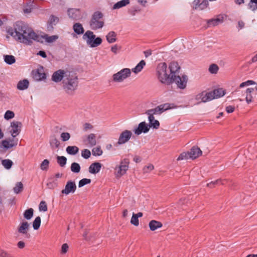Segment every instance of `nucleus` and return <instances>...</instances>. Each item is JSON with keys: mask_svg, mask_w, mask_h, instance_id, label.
<instances>
[{"mask_svg": "<svg viewBox=\"0 0 257 257\" xmlns=\"http://www.w3.org/2000/svg\"><path fill=\"white\" fill-rule=\"evenodd\" d=\"M121 47L117 45H114L111 48V51L115 54L117 53L118 50H120Z\"/></svg>", "mask_w": 257, "mask_h": 257, "instance_id": "nucleus-61", "label": "nucleus"}, {"mask_svg": "<svg viewBox=\"0 0 257 257\" xmlns=\"http://www.w3.org/2000/svg\"><path fill=\"white\" fill-rule=\"evenodd\" d=\"M150 130L149 124H147L145 121L140 123L137 128L134 130V133L137 135H140L142 133H147Z\"/></svg>", "mask_w": 257, "mask_h": 257, "instance_id": "nucleus-13", "label": "nucleus"}, {"mask_svg": "<svg viewBox=\"0 0 257 257\" xmlns=\"http://www.w3.org/2000/svg\"><path fill=\"white\" fill-rule=\"evenodd\" d=\"M3 166L7 170L10 169L13 165V162L10 159H4L1 161Z\"/></svg>", "mask_w": 257, "mask_h": 257, "instance_id": "nucleus-36", "label": "nucleus"}, {"mask_svg": "<svg viewBox=\"0 0 257 257\" xmlns=\"http://www.w3.org/2000/svg\"><path fill=\"white\" fill-rule=\"evenodd\" d=\"M8 33L16 40L26 45H31L34 41H40V36L22 21L17 22L14 29H9Z\"/></svg>", "mask_w": 257, "mask_h": 257, "instance_id": "nucleus-2", "label": "nucleus"}, {"mask_svg": "<svg viewBox=\"0 0 257 257\" xmlns=\"http://www.w3.org/2000/svg\"><path fill=\"white\" fill-rule=\"evenodd\" d=\"M22 126V123L18 121H14L11 123L12 129L10 131V133L13 138L16 137L20 133Z\"/></svg>", "mask_w": 257, "mask_h": 257, "instance_id": "nucleus-11", "label": "nucleus"}, {"mask_svg": "<svg viewBox=\"0 0 257 257\" xmlns=\"http://www.w3.org/2000/svg\"><path fill=\"white\" fill-rule=\"evenodd\" d=\"M41 225V218L37 216L33 222V227L35 230H37Z\"/></svg>", "mask_w": 257, "mask_h": 257, "instance_id": "nucleus-43", "label": "nucleus"}, {"mask_svg": "<svg viewBox=\"0 0 257 257\" xmlns=\"http://www.w3.org/2000/svg\"><path fill=\"white\" fill-rule=\"evenodd\" d=\"M224 180H222L221 179L216 180L214 181H211L210 183H207V186L208 187H211V184H213L215 187L216 185H219L221 184H224Z\"/></svg>", "mask_w": 257, "mask_h": 257, "instance_id": "nucleus-45", "label": "nucleus"}, {"mask_svg": "<svg viewBox=\"0 0 257 257\" xmlns=\"http://www.w3.org/2000/svg\"><path fill=\"white\" fill-rule=\"evenodd\" d=\"M91 179L84 178L79 181L78 183V187L81 188L86 184H90L91 183Z\"/></svg>", "mask_w": 257, "mask_h": 257, "instance_id": "nucleus-49", "label": "nucleus"}, {"mask_svg": "<svg viewBox=\"0 0 257 257\" xmlns=\"http://www.w3.org/2000/svg\"><path fill=\"white\" fill-rule=\"evenodd\" d=\"M201 93H202L203 95V102H206L213 99V97L211 95V93H210V92H205L203 91L201 92Z\"/></svg>", "mask_w": 257, "mask_h": 257, "instance_id": "nucleus-37", "label": "nucleus"}, {"mask_svg": "<svg viewBox=\"0 0 257 257\" xmlns=\"http://www.w3.org/2000/svg\"><path fill=\"white\" fill-rule=\"evenodd\" d=\"M219 70L218 66L215 64H212L210 65L209 71L211 74H216Z\"/></svg>", "mask_w": 257, "mask_h": 257, "instance_id": "nucleus-46", "label": "nucleus"}, {"mask_svg": "<svg viewBox=\"0 0 257 257\" xmlns=\"http://www.w3.org/2000/svg\"><path fill=\"white\" fill-rule=\"evenodd\" d=\"M157 76L159 81L163 84L172 83L173 77L167 72V65L166 63H161L157 67Z\"/></svg>", "mask_w": 257, "mask_h": 257, "instance_id": "nucleus-3", "label": "nucleus"}, {"mask_svg": "<svg viewBox=\"0 0 257 257\" xmlns=\"http://www.w3.org/2000/svg\"><path fill=\"white\" fill-rule=\"evenodd\" d=\"M39 209L40 211H43L44 212H45L47 211L48 208L47 205L46 204V203L44 201H42L39 206Z\"/></svg>", "mask_w": 257, "mask_h": 257, "instance_id": "nucleus-56", "label": "nucleus"}, {"mask_svg": "<svg viewBox=\"0 0 257 257\" xmlns=\"http://www.w3.org/2000/svg\"><path fill=\"white\" fill-rule=\"evenodd\" d=\"M61 138L63 142L67 141L70 138V135L69 133L67 132L62 133L61 134Z\"/></svg>", "mask_w": 257, "mask_h": 257, "instance_id": "nucleus-57", "label": "nucleus"}, {"mask_svg": "<svg viewBox=\"0 0 257 257\" xmlns=\"http://www.w3.org/2000/svg\"><path fill=\"white\" fill-rule=\"evenodd\" d=\"M169 68L170 69V72L171 75H177L180 69V66L176 62H172L170 63Z\"/></svg>", "mask_w": 257, "mask_h": 257, "instance_id": "nucleus-19", "label": "nucleus"}, {"mask_svg": "<svg viewBox=\"0 0 257 257\" xmlns=\"http://www.w3.org/2000/svg\"><path fill=\"white\" fill-rule=\"evenodd\" d=\"M18 140L16 139V141L13 143H10L9 141L3 140L2 142V145L6 149H10L14 146H16L18 144Z\"/></svg>", "mask_w": 257, "mask_h": 257, "instance_id": "nucleus-30", "label": "nucleus"}, {"mask_svg": "<svg viewBox=\"0 0 257 257\" xmlns=\"http://www.w3.org/2000/svg\"><path fill=\"white\" fill-rule=\"evenodd\" d=\"M173 104L164 103L159 105L153 109L147 110L145 113L148 115V118H153L154 115L161 114L163 112L168 109L173 108Z\"/></svg>", "mask_w": 257, "mask_h": 257, "instance_id": "nucleus-6", "label": "nucleus"}, {"mask_svg": "<svg viewBox=\"0 0 257 257\" xmlns=\"http://www.w3.org/2000/svg\"><path fill=\"white\" fill-rule=\"evenodd\" d=\"M34 77L37 80H42L46 78V74L37 70L34 72Z\"/></svg>", "mask_w": 257, "mask_h": 257, "instance_id": "nucleus-35", "label": "nucleus"}, {"mask_svg": "<svg viewBox=\"0 0 257 257\" xmlns=\"http://www.w3.org/2000/svg\"><path fill=\"white\" fill-rule=\"evenodd\" d=\"M73 29L77 35L83 34L84 32L82 25L79 23H75L73 26Z\"/></svg>", "mask_w": 257, "mask_h": 257, "instance_id": "nucleus-26", "label": "nucleus"}, {"mask_svg": "<svg viewBox=\"0 0 257 257\" xmlns=\"http://www.w3.org/2000/svg\"><path fill=\"white\" fill-rule=\"evenodd\" d=\"M131 223L136 226H138L139 224V219L136 216V214L135 213H133V215L131 220Z\"/></svg>", "mask_w": 257, "mask_h": 257, "instance_id": "nucleus-52", "label": "nucleus"}, {"mask_svg": "<svg viewBox=\"0 0 257 257\" xmlns=\"http://www.w3.org/2000/svg\"><path fill=\"white\" fill-rule=\"evenodd\" d=\"M87 144L86 145L89 147H92L96 145V135L94 134H90L88 135L86 138Z\"/></svg>", "mask_w": 257, "mask_h": 257, "instance_id": "nucleus-18", "label": "nucleus"}, {"mask_svg": "<svg viewBox=\"0 0 257 257\" xmlns=\"http://www.w3.org/2000/svg\"><path fill=\"white\" fill-rule=\"evenodd\" d=\"M162 225V223L161 222L155 220H151L149 224L150 229L152 231H155L158 228H161Z\"/></svg>", "mask_w": 257, "mask_h": 257, "instance_id": "nucleus-23", "label": "nucleus"}, {"mask_svg": "<svg viewBox=\"0 0 257 257\" xmlns=\"http://www.w3.org/2000/svg\"><path fill=\"white\" fill-rule=\"evenodd\" d=\"M29 85V82L27 79H24L18 82L17 86L18 89L24 90L27 89Z\"/></svg>", "mask_w": 257, "mask_h": 257, "instance_id": "nucleus-24", "label": "nucleus"}, {"mask_svg": "<svg viewBox=\"0 0 257 257\" xmlns=\"http://www.w3.org/2000/svg\"><path fill=\"white\" fill-rule=\"evenodd\" d=\"M34 210L33 208H29L25 211L24 213V218L27 220H30L33 216Z\"/></svg>", "mask_w": 257, "mask_h": 257, "instance_id": "nucleus-39", "label": "nucleus"}, {"mask_svg": "<svg viewBox=\"0 0 257 257\" xmlns=\"http://www.w3.org/2000/svg\"><path fill=\"white\" fill-rule=\"evenodd\" d=\"M69 246L67 243H64L61 247V253L63 254L66 253L68 251Z\"/></svg>", "mask_w": 257, "mask_h": 257, "instance_id": "nucleus-62", "label": "nucleus"}, {"mask_svg": "<svg viewBox=\"0 0 257 257\" xmlns=\"http://www.w3.org/2000/svg\"><path fill=\"white\" fill-rule=\"evenodd\" d=\"M154 167L152 164H149L148 166L144 167L143 170L145 173H147L154 169Z\"/></svg>", "mask_w": 257, "mask_h": 257, "instance_id": "nucleus-59", "label": "nucleus"}, {"mask_svg": "<svg viewBox=\"0 0 257 257\" xmlns=\"http://www.w3.org/2000/svg\"><path fill=\"white\" fill-rule=\"evenodd\" d=\"M224 17L222 15H218L216 18L207 20L209 27L215 26L223 23Z\"/></svg>", "mask_w": 257, "mask_h": 257, "instance_id": "nucleus-15", "label": "nucleus"}, {"mask_svg": "<svg viewBox=\"0 0 257 257\" xmlns=\"http://www.w3.org/2000/svg\"><path fill=\"white\" fill-rule=\"evenodd\" d=\"M4 61L7 64L12 65L16 62V59L13 55H7L4 56Z\"/></svg>", "mask_w": 257, "mask_h": 257, "instance_id": "nucleus-38", "label": "nucleus"}, {"mask_svg": "<svg viewBox=\"0 0 257 257\" xmlns=\"http://www.w3.org/2000/svg\"><path fill=\"white\" fill-rule=\"evenodd\" d=\"M23 189V184L22 182H17L16 184L15 187L14 188L13 190L15 193L19 194L22 191Z\"/></svg>", "mask_w": 257, "mask_h": 257, "instance_id": "nucleus-42", "label": "nucleus"}, {"mask_svg": "<svg viewBox=\"0 0 257 257\" xmlns=\"http://www.w3.org/2000/svg\"><path fill=\"white\" fill-rule=\"evenodd\" d=\"M102 167L101 163L94 162L91 164L89 167V172L91 174H95L98 173Z\"/></svg>", "mask_w": 257, "mask_h": 257, "instance_id": "nucleus-17", "label": "nucleus"}, {"mask_svg": "<svg viewBox=\"0 0 257 257\" xmlns=\"http://www.w3.org/2000/svg\"><path fill=\"white\" fill-rule=\"evenodd\" d=\"M248 7L252 11L257 10V0H250L248 4Z\"/></svg>", "mask_w": 257, "mask_h": 257, "instance_id": "nucleus-51", "label": "nucleus"}, {"mask_svg": "<svg viewBox=\"0 0 257 257\" xmlns=\"http://www.w3.org/2000/svg\"><path fill=\"white\" fill-rule=\"evenodd\" d=\"M131 70L129 68H123L112 75V81L120 83L131 75Z\"/></svg>", "mask_w": 257, "mask_h": 257, "instance_id": "nucleus-7", "label": "nucleus"}, {"mask_svg": "<svg viewBox=\"0 0 257 257\" xmlns=\"http://www.w3.org/2000/svg\"><path fill=\"white\" fill-rule=\"evenodd\" d=\"M202 93H200L195 96V100L198 101V103L203 102Z\"/></svg>", "mask_w": 257, "mask_h": 257, "instance_id": "nucleus-63", "label": "nucleus"}, {"mask_svg": "<svg viewBox=\"0 0 257 257\" xmlns=\"http://www.w3.org/2000/svg\"><path fill=\"white\" fill-rule=\"evenodd\" d=\"M130 160L128 158L121 159L118 166H116L114 170L115 176L120 177L124 175L129 168Z\"/></svg>", "mask_w": 257, "mask_h": 257, "instance_id": "nucleus-8", "label": "nucleus"}, {"mask_svg": "<svg viewBox=\"0 0 257 257\" xmlns=\"http://www.w3.org/2000/svg\"><path fill=\"white\" fill-rule=\"evenodd\" d=\"M92 155L94 156H101L102 153L103 151L101 149V147L100 146L94 148L92 150Z\"/></svg>", "mask_w": 257, "mask_h": 257, "instance_id": "nucleus-44", "label": "nucleus"}, {"mask_svg": "<svg viewBox=\"0 0 257 257\" xmlns=\"http://www.w3.org/2000/svg\"><path fill=\"white\" fill-rule=\"evenodd\" d=\"M253 90L254 89L253 88H248L245 91V100L247 104L252 102V97L251 93L253 91Z\"/></svg>", "mask_w": 257, "mask_h": 257, "instance_id": "nucleus-31", "label": "nucleus"}, {"mask_svg": "<svg viewBox=\"0 0 257 257\" xmlns=\"http://www.w3.org/2000/svg\"><path fill=\"white\" fill-rule=\"evenodd\" d=\"M81 156L83 158L87 159L90 157L91 152L88 149H84L81 152Z\"/></svg>", "mask_w": 257, "mask_h": 257, "instance_id": "nucleus-53", "label": "nucleus"}, {"mask_svg": "<svg viewBox=\"0 0 257 257\" xmlns=\"http://www.w3.org/2000/svg\"><path fill=\"white\" fill-rule=\"evenodd\" d=\"M255 84H256L255 82H254L253 80H247L245 82H243L241 83L239 85V88H243L245 86H248L249 85H254Z\"/></svg>", "mask_w": 257, "mask_h": 257, "instance_id": "nucleus-55", "label": "nucleus"}, {"mask_svg": "<svg viewBox=\"0 0 257 257\" xmlns=\"http://www.w3.org/2000/svg\"><path fill=\"white\" fill-rule=\"evenodd\" d=\"M49 165V161L47 159H45L41 164L40 168L43 171L47 170Z\"/></svg>", "mask_w": 257, "mask_h": 257, "instance_id": "nucleus-48", "label": "nucleus"}, {"mask_svg": "<svg viewBox=\"0 0 257 257\" xmlns=\"http://www.w3.org/2000/svg\"><path fill=\"white\" fill-rule=\"evenodd\" d=\"M70 168L71 171L75 173H79L81 169L80 165L78 163L75 162L72 163Z\"/></svg>", "mask_w": 257, "mask_h": 257, "instance_id": "nucleus-40", "label": "nucleus"}, {"mask_svg": "<svg viewBox=\"0 0 257 257\" xmlns=\"http://www.w3.org/2000/svg\"><path fill=\"white\" fill-rule=\"evenodd\" d=\"M145 65V61L142 60L137 65L135 68H133L132 70L134 73L137 74L142 70Z\"/></svg>", "mask_w": 257, "mask_h": 257, "instance_id": "nucleus-29", "label": "nucleus"}, {"mask_svg": "<svg viewBox=\"0 0 257 257\" xmlns=\"http://www.w3.org/2000/svg\"><path fill=\"white\" fill-rule=\"evenodd\" d=\"M82 39L90 48L96 47L101 45L102 42L100 37H96L93 32L90 30L85 32L82 36Z\"/></svg>", "mask_w": 257, "mask_h": 257, "instance_id": "nucleus-4", "label": "nucleus"}, {"mask_svg": "<svg viewBox=\"0 0 257 257\" xmlns=\"http://www.w3.org/2000/svg\"><path fill=\"white\" fill-rule=\"evenodd\" d=\"M172 83L175 82L178 88L184 89L186 88L188 78L186 75H183L182 77L177 75H172Z\"/></svg>", "mask_w": 257, "mask_h": 257, "instance_id": "nucleus-9", "label": "nucleus"}, {"mask_svg": "<svg viewBox=\"0 0 257 257\" xmlns=\"http://www.w3.org/2000/svg\"><path fill=\"white\" fill-rule=\"evenodd\" d=\"M106 39L108 43H113L116 41V34L114 31L109 32L106 36Z\"/></svg>", "mask_w": 257, "mask_h": 257, "instance_id": "nucleus-27", "label": "nucleus"}, {"mask_svg": "<svg viewBox=\"0 0 257 257\" xmlns=\"http://www.w3.org/2000/svg\"><path fill=\"white\" fill-rule=\"evenodd\" d=\"M45 40L48 43H52L56 41L58 39V36L57 35L48 36L46 35L45 36Z\"/></svg>", "mask_w": 257, "mask_h": 257, "instance_id": "nucleus-47", "label": "nucleus"}, {"mask_svg": "<svg viewBox=\"0 0 257 257\" xmlns=\"http://www.w3.org/2000/svg\"><path fill=\"white\" fill-rule=\"evenodd\" d=\"M59 19L58 17L53 15H51L48 22V29L50 30L52 29L53 26L56 25L59 22Z\"/></svg>", "mask_w": 257, "mask_h": 257, "instance_id": "nucleus-20", "label": "nucleus"}, {"mask_svg": "<svg viewBox=\"0 0 257 257\" xmlns=\"http://www.w3.org/2000/svg\"><path fill=\"white\" fill-rule=\"evenodd\" d=\"M93 128V125L89 123H85L83 125V130L84 131H87L92 130Z\"/></svg>", "mask_w": 257, "mask_h": 257, "instance_id": "nucleus-60", "label": "nucleus"}, {"mask_svg": "<svg viewBox=\"0 0 257 257\" xmlns=\"http://www.w3.org/2000/svg\"><path fill=\"white\" fill-rule=\"evenodd\" d=\"M211 95L213 97V99L217 98L223 96L225 92L222 88H218L210 91Z\"/></svg>", "mask_w": 257, "mask_h": 257, "instance_id": "nucleus-22", "label": "nucleus"}, {"mask_svg": "<svg viewBox=\"0 0 257 257\" xmlns=\"http://www.w3.org/2000/svg\"><path fill=\"white\" fill-rule=\"evenodd\" d=\"M57 160L59 165L61 167H63L66 164L67 158L64 156H57Z\"/></svg>", "mask_w": 257, "mask_h": 257, "instance_id": "nucleus-41", "label": "nucleus"}, {"mask_svg": "<svg viewBox=\"0 0 257 257\" xmlns=\"http://www.w3.org/2000/svg\"><path fill=\"white\" fill-rule=\"evenodd\" d=\"M234 109V106L229 105L226 107L225 110L227 113H230L233 112Z\"/></svg>", "mask_w": 257, "mask_h": 257, "instance_id": "nucleus-64", "label": "nucleus"}, {"mask_svg": "<svg viewBox=\"0 0 257 257\" xmlns=\"http://www.w3.org/2000/svg\"><path fill=\"white\" fill-rule=\"evenodd\" d=\"M15 116V113L13 111L11 110H7L4 115V118L6 120H9L13 118Z\"/></svg>", "mask_w": 257, "mask_h": 257, "instance_id": "nucleus-50", "label": "nucleus"}, {"mask_svg": "<svg viewBox=\"0 0 257 257\" xmlns=\"http://www.w3.org/2000/svg\"><path fill=\"white\" fill-rule=\"evenodd\" d=\"M189 158V155L188 152H187V153L183 152L179 155V156L177 159V161L183 160L187 159Z\"/></svg>", "mask_w": 257, "mask_h": 257, "instance_id": "nucleus-58", "label": "nucleus"}, {"mask_svg": "<svg viewBox=\"0 0 257 257\" xmlns=\"http://www.w3.org/2000/svg\"><path fill=\"white\" fill-rule=\"evenodd\" d=\"M29 228V224L27 221H23L20 223L18 231L20 233L26 234Z\"/></svg>", "mask_w": 257, "mask_h": 257, "instance_id": "nucleus-21", "label": "nucleus"}, {"mask_svg": "<svg viewBox=\"0 0 257 257\" xmlns=\"http://www.w3.org/2000/svg\"><path fill=\"white\" fill-rule=\"evenodd\" d=\"M188 154L189 158L195 159L201 155L202 151L198 147L193 146L190 151L188 152Z\"/></svg>", "mask_w": 257, "mask_h": 257, "instance_id": "nucleus-16", "label": "nucleus"}, {"mask_svg": "<svg viewBox=\"0 0 257 257\" xmlns=\"http://www.w3.org/2000/svg\"><path fill=\"white\" fill-rule=\"evenodd\" d=\"M50 145L52 149H55L58 148L60 146V142L53 136L51 137L50 139Z\"/></svg>", "mask_w": 257, "mask_h": 257, "instance_id": "nucleus-28", "label": "nucleus"}, {"mask_svg": "<svg viewBox=\"0 0 257 257\" xmlns=\"http://www.w3.org/2000/svg\"><path fill=\"white\" fill-rule=\"evenodd\" d=\"M66 152L71 155H75L79 152V148L77 146H68L66 149Z\"/></svg>", "mask_w": 257, "mask_h": 257, "instance_id": "nucleus-33", "label": "nucleus"}, {"mask_svg": "<svg viewBox=\"0 0 257 257\" xmlns=\"http://www.w3.org/2000/svg\"><path fill=\"white\" fill-rule=\"evenodd\" d=\"M209 3L207 0H204L201 3H200L197 9L199 10H203L207 8L208 6Z\"/></svg>", "mask_w": 257, "mask_h": 257, "instance_id": "nucleus-54", "label": "nucleus"}, {"mask_svg": "<svg viewBox=\"0 0 257 257\" xmlns=\"http://www.w3.org/2000/svg\"><path fill=\"white\" fill-rule=\"evenodd\" d=\"M76 188V184L74 181H68L65 186V188L61 191V193L65 195H68L70 193H74Z\"/></svg>", "mask_w": 257, "mask_h": 257, "instance_id": "nucleus-12", "label": "nucleus"}, {"mask_svg": "<svg viewBox=\"0 0 257 257\" xmlns=\"http://www.w3.org/2000/svg\"><path fill=\"white\" fill-rule=\"evenodd\" d=\"M67 13L69 17L73 20H78L81 18V14L79 9H69Z\"/></svg>", "mask_w": 257, "mask_h": 257, "instance_id": "nucleus-14", "label": "nucleus"}, {"mask_svg": "<svg viewBox=\"0 0 257 257\" xmlns=\"http://www.w3.org/2000/svg\"><path fill=\"white\" fill-rule=\"evenodd\" d=\"M130 4V0H121L117 2L113 6V9L116 10L122 8Z\"/></svg>", "mask_w": 257, "mask_h": 257, "instance_id": "nucleus-32", "label": "nucleus"}, {"mask_svg": "<svg viewBox=\"0 0 257 257\" xmlns=\"http://www.w3.org/2000/svg\"><path fill=\"white\" fill-rule=\"evenodd\" d=\"M104 25L103 14L99 11L94 12L89 22V26L91 30L96 31L100 29Z\"/></svg>", "mask_w": 257, "mask_h": 257, "instance_id": "nucleus-5", "label": "nucleus"}, {"mask_svg": "<svg viewBox=\"0 0 257 257\" xmlns=\"http://www.w3.org/2000/svg\"><path fill=\"white\" fill-rule=\"evenodd\" d=\"M51 80L55 83L62 81L63 90L69 95L74 94L79 83L77 74L67 69H59L55 71L51 76Z\"/></svg>", "mask_w": 257, "mask_h": 257, "instance_id": "nucleus-1", "label": "nucleus"}, {"mask_svg": "<svg viewBox=\"0 0 257 257\" xmlns=\"http://www.w3.org/2000/svg\"><path fill=\"white\" fill-rule=\"evenodd\" d=\"M46 185L49 189H54L58 187V184L57 180L54 179V177H51L49 178Z\"/></svg>", "mask_w": 257, "mask_h": 257, "instance_id": "nucleus-25", "label": "nucleus"}, {"mask_svg": "<svg viewBox=\"0 0 257 257\" xmlns=\"http://www.w3.org/2000/svg\"><path fill=\"white\" fill-rule=\"evenodd\" d=\"M149 121V126L150 127H153V128L158 129L160 126V122L158 120L155 119L154 116L153 117V118H148Z\"/></svg>", "mask_w": 257, "mask_h": 257, "instance_id": "nucleus-34", "label": "nucleus"}, {"mask_svg": "<svg viewBox=\"0 0 257 257\" xmlns=\"http://www.w3.org/2000/svg\"><path fill=\"white\" fill-rule=\"evenodd\" d=\"M133 134L131 131L125 130L120 133L118 139L117 144L122 145L127 142L131 138Z\"/></svg>", "mask_w": 257, "mask_h": 257, "instance_id": "nucleus-10", "label": "nucleus"}]
</instances>
